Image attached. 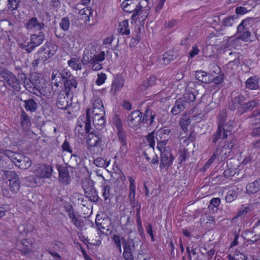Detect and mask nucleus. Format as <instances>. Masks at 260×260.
Here are the masks:
<instances>
[{
    "label": "nucleus",
    "mask_w": 260,
    "mask_h": 260,
    "mask_svg": "<svg viewBox=\"0 0 260 260\" xmlns=\"http://www.w3.org/2000/svg\"><path fill=\"white\" fill-rule=\"evenodd\" d=\"M155 77H149L146 82L144 83L143 84L139 86V87L141 89H144L146 88L147 87L152 86L155 84Z\"/></svg>",
    "instance_id": "62"
},
{
    "label": "nucleus",
    "mask_w": 260,
    "mask_h": 260,
    "mask_svg": "<svg viewBox=\"0 0 260 260\" xmlns=\"http://www.w3.org/2000/svg\"><path fill=\"white\" fill-rule=\"evenodd\" d=\"M78 13L81 16V19L85 23L90 21V17L92 15V12L90 7H85L81 9H77Z\"/></svg>",
    "instance_id": "32"
},
{
    "label": "nucleus",
    "mask_w": 260,
    "mask_h": 260,
    "mask_svg": "<svg viewBox=\"0 0 260 260\" xmlns=\"http://www.w3.org/2000/svg\"><path fill=\"white\" fill-rule=\"evenodd\" d=\"M71 72L67 69L59 70V76L58 82L60 83H64L67 80H68L73 77Z\"/></svg>",
    "instance_id": "39"
},
{
    "label": "nucleus",
    "mask_w": 260,
    "mask_h": 260,
    "mask_svg": "<svg viewBox=\"0 0 260 260\" xmlns=\"http://www.w3.org/2000/svg\"><path fill=\"white\" fill-rule=\"evenodd\" d=\"M237 33L239 35L238 38L244 41H247L251 36V32L249 30V28L244 27L240 28V25L237 27Z\"/></svg>",
    "instance_id": "33"
},
{
    "label": "nucleus",
    "mask_w": 260,
    "mask_h": 260,
    "mask_svg": "<svg viewBox=\"0 0 260 260\" xmlns=\"http://www.w3.org/2000/svg\"><path fill=\"white\" fill-rule=\"evenodd\" d=\"M220 203V199L219 198H213L210 202L209 205H208V209L210 211H212L214 212V209L215 208L217 211V207Z\"/></svg>",
    "instance_id": "54"
},
{
    "label": "nucleus",
    "mask_w": 260,
    "mask_h": 260,
    "mask_svg": "<svg viewBox=\"0 0 260 260\" xmlns=\"http://www.w3.org/2000/svg\"><path fill=\"white\" fill-rule=\"evenodd\" d=\"M106 120L105 115L100 116H93V123L96 128V130H100L104 126Z\"/></svg>",
    "instance_id": "34"
},
{
    "label": "nucleus",
    "mask_w": 260,
    "mask_h": 260,
    "mask_svg": "<svg viewBox=\"0 0 260 260\" xmlns=\"http://www.w3.org/2000/svg\"><path fill=\"white\" fill-rule=\"evenodd\" d=\"M68 64L75 71L80 70L82 69V64L78 58L72 57L68 61Z\"/></svg>",
    "instance_id": "40"
},
{
    "label": "nucleus",
    "mask_w": 260,
    "mask_h": 260,
    "mask_svg": "<svg viewBox=\"0 0 260 260\" xmlns=\"http://www.w3.org/2000/svg\"><path fill=\"white\" fill-rule=\"evenodd\" d=\"M255 19V18L250 17L243 20L241 23L239 25H240V28H242V26L248 28L251 27L254 24Z\"/></svg>",
    "instance_id": "56"
},
{
    "label": "nucleus",
    "mask_w": 260,
    "mask_h": 260,
    "mask_svg": "<svg viewBox=\"0 0 260 260\" xmlns=\"http://www.w3.org/2000/svg\"><path fill=\"white\" fill-rule=\"evenodd\" d=\"M69 95L63 91L58 93L56 102L58 108L66 110L69 107L70 105L68 101Z\"/></svg>",
    "instance_id": "14"
},
{
    "label": "nucleus",
    "mask_w": 260,
    "mask_h": 260,
    "mask_svg": "<svg viewBox=\"0 0 260 260\" xmlns=\"http://www.w3.org/2000/svg\"><path fill=\"white\" fill-rule=\"evenodd\" d=\"M258 103L255 101H251L247 103H244L242 109L240 110V115L247 112L250 111L257 106Z\"/></svg>",
    "instance_id": "38"
},
{
    "label": "nucleus",
    "mask_w": 260,
    "mask_h": 260,
    "mask_svg": "<svg viewBox=\"0 0 260 260\" xmlns=\"http://www.w3.org/2000/svg\"><path fill=\"white\" fill-rule=\"evenodd\" d=\"M24 182L27 186L35 187L37 185V181L39 179L37 174L35 176H29L24 179Z\"/></svg>",
    "instance_id": "44"
},
{
    "label": "nucleus",
    "mask_w": 260,
    "mask_h": 260,
    "mask_svg": "<svg viewBox=\"0 0 260 260\" xmlns=\"http://www.w3.org/2000/svg\"><path fill=\"white\" fill-rule=\"evenodd\" d=\"M251 210V206L249 205L248 206L244 207L242 206L238 211L236 217L242 216L246 215L248 212Z\"/></svg>",
    "instance_id": "63"
},
{
    "label": "nucleus",
    "mask_w": 260,
    "mask_h": 260,
    "mask_svg": "<svg viewBox=\"0 0 260 260\" xmlns=\"http://www.w3.org/2000/svg\"><path fill=\"white\" fill-rule=\"evenodd\" d=\"M195 76L196 79L206 84L212 83L211 75L203 71L196 72Z\"/></svg>",
    "instance_id": "27"
},
{
    "label": "nucleus",
    "mask_w": 260,
    "mask_h": 260,
    "mask_svg": "<svg viewBox=\"0 0 260 260\" xmlns=\"http://www.w3.org/2000/svg\"><path fill=\"white\" fill-rule=\"evenodd\" d=\"M221 144V142L218 144L213 153H217V158L219 161H223L230 155L231 152L229 149H227L224 145L220 148Z\"/></svg>",
    "instance_id": "16"
},
{
    "label": "nucleus",
    "mask_w": 260,
    "mask_h": 260,
    "mask_svg": "<svg viewBox=\"0 0 260 260\" xmlns=\"http://www.w3.org/2000/svg\"><path fill=\"white\" fill-rule=\"evenodd\" d=\"M117 135L118 136V141L120 143H127V135L123 129L118 131Z\"/></svg>",
    "instance_id": "61"
},
{
    "label": "nucleus",
    "mask_w": 260,
    "mask_h": 260,
    "mask_svg": "<svg viewBox=\"0 0 260 260\" xmlns=\"http://www.w3.org/2000/svg\"><path fill=\"white\" fill-rule=\"evenodd\" d=\"M124 84V80L121 76H117L113 80L110 93L113 95H115L117 92L121 89Z\"/></svg>",
    "instance_id": "22"
},
{
    "label": "nucleus",
    "mask_w": 260,
    "mask_h": 260,
    "mask_svg": "<svg viewBox=\"0 0 260 260\" xmlns=\"http://www.w3.org/2000/svg\"><path fill=\"white\" fill-rule=\"evenodd\" d=\"M25 27L27 30H41L45 26L43 21H39L36 17H31L24 24Z\"/></svg>",
    "instance_id": "8"
},
{
    "label": "nucleus",
    "mask_w": 260,
    "mask_h": 260,
    "mask_svg": "<svg viewBox=\"0 0 260 260\" xmlns=\"http://www.w3.org/2000/svg\"><path fill=\"white\" fill-rule=\"evenodd\" d=\"M142 113L137 110L133 111L127 117V123L131 127L138 126L142 123Z\"/></svg>",
    "instance_id": "9"
},
{
    "label": "nucleus",
    "mask_w": 260,
    "mask_h": 260,
    "mask_svg": "<svg viewBox=\"0 0 260 260\" xmlns=\"http://www.w3.org/2000/svg\"><path fill=\"white\" fill-rule=\"evenodd\" d=\"M201 113L198 114H194L191 116V118H188L186 116H183L180 120V123L183 130L185 131L187 129V126L190 124L191 120L196 121V122H200L201 121V117L200 116Z\"/></svg>",
    "instance_id": "20"
},
{
    "label": "nucleus",
    "mask_w": 260,
    "mask_h": 260,
    "mask_svg": "<svg viewBox=\"0 0 260 260\" xmlns=\"http://www.w3.org/2000/svg\"><path fill=\"white\" fill-rule=\"evenodd\" d=\"M92 114L93 116H100V115H105L104 105L102 100L100 98H96L93 100Z\"/></svg>",
    "instance_id": "18"
},
{
    "label": "nucleus",
    "mask_w": 260,
    "mask_h": 260,
    "mask_svg": "<svg viewBox=\"0 0 260 260\" xmlns=\"http://www.w3.org/2000/svg\"><path fill=\"white\" fill-rule=\"evenodd\" d=\"M128 21L124 20L119 24V31L122 35H128L130 34V30L128 29Z\"/></svg>",
    "instance_id": "42"
},
{
    "label": "nucleus",
    "mask_w": 260,
    "mask_h": 260,
    "mask_svg": "<svg viewBox=\"0 0 260 260\" xmlns=\"http://www.w3.org/2000/svg\"><path fill=\"white\" fill-rule=\"evenodd\" d=\"M112 240L120 252L122 250V242L123 248L122 256L124 260H134V253L140 243L139 238L125 239L124 237L121 238L119 235L114 234Z\"/></svg>",
    "instance_id": "1"
},
{
    "label": "nucleus",
    "mask_w": 260,
    "mask_h": 260,
    "mask_svg": "<svg viewBox=\"0 0 260 260\" xmlns=\"http://www.w3.org/2000/svg\"><path fill=\"white\" fill-rule=\"evenodd\" d=\"M4 172L9 182L19 179L18 176L15 171H4Z\"/></svg>",
    "instance_id": "58"
},
{
    "label": "nucleus",
    "mask_w": 260,
    "mask_h": 260,
    "mask_svg": "<svg viewBox=\"0 0 260 260\" xmlns=\"http://www.w3.org/2000/svg\"><path fill=\"white\" fill-rule=\"evenodd\" d=\"M245 97L241 94H238L237 96L233 98L229 103V108L233 111L237 110V112L240 115V110L242 109L243 103L245 102Z\"/></svg>",
    "instance_id": "7"
},
{
    "label": "nucleus",
    "mask_w": 260,
    "mask_h": 260,
    "mask_svg": "<svg viewBox=\"0 0 260 260\" xmlns=\"http://www.w3.org/2000/svg\"><path fill=\"white\" fill-rule=\"evenodd\" d=\"M0 75L14 90L18 91L20 90V82L12 72L4 67H1Z\"/></svg>",
    "instance_id": "3"
},
{
    "label": "nucleus",
    "mask_w": 260,
    "mask_h": 260,
    "mask_svg": "<svg viewBox=\"0 0 260 260\" xmlns=\"http://www.w3.org/2000/svg\"><path fill=\"white\" fill-rule=\"evenodd\" d=\"M246 87L250 89H256L258 88V83L255 77H250L246 82Z\"/></svg>",
    "instance_id": "47"
},
{
    "label": "nucleus",
    "mask_w": 260,
    "mask_h": 260,
    "mask_svg": "<svg viewBox=\"0 0 260 260\" xmlns=\"http://www.w3.org/2000/svg\"><path fill=\"white\" fill-rule=\"evenodd\" d=\"M10 189L13 193H16L18 191L20 187V180L17 179L10 181L9 182Z\"/></svg>",
    "instance_id": "53"
},
{
    "label": "nucleus",
    "mask_w": 260,
    "mask_h": 260,
    "mask_svg": "<svg viewBox=\"0 0 260 260\" xmlns=\"http://www.w3.org/2000/svg\"><path fill=\"white\" fill-rule=\"evenodd\" d=\"M102 196L105 201H110L111 192V187L110 186L109 182L108 181H105L104 182L102 183Z\"/></svg>",
    "instance_id": "31"
},
{
    "label": "nucleus",
    "mask_w": 260,
    "mask_h": 260,
    "mask_svg": "<svg viewBox=\"0 0 260 260\" xmlns=\"http://www.w3.org/2000/svg\"><path fill=\"white\" fill-rule=\"evenodd\" d=\"M175 158L169 150H165L160 154V169L163 170L166 167H170Z\"/></svg>",
    "instance_id": "6"
},
{
    "label": "nucleus",
    "mask_w": 260,
    "mask_h": 260,
    "mask_svg": "<svg viewBox=\"0 0 260 260\" xmlns=\"http://www.w3.org/2000/svg\"><path fill=\"white\" fill-rule=\"evenodd\" d=\"M110 222L108 218L106 219H100L98 215L95 219V224L100 230H108L109 226L106 225V222Z\"/></svg>",
    "instance_id": "46"
},
{
    "label": "nucleus",
    "mask_w": 260,
    "mask_h": 260,
    "mask_svg": "<svg viewBox=\"0 0 260 260\" xmlns=\"http://www.w3.org/2000/svg\"><path fill=\"white\" fill-rule=\"evenodd\" d=\"M260 190V178L249 183L246 186V192L248 194L256 193Z\"/></svg>",
    "instance_id": "28"
},
{
    "label": "nucleus",
    "mask_w": 260,
    "mask_h": 260,
    "mask_svg": "<svg viewBox=\"0 0 260 260\" xmlns=\"http://www.w3.org/2000/svg\"><path fill=\"white\" fill-rule=\"evenodd\" d=\"M20 101L24 102V107L26 111L32 113L37 110L38 104L35 99L30 98L25 100H23L22 99H20Z\"/></svg>",
    "instance_id": "26"
},
{
    "label": "nucleus",
    "mask_w": 260,
    "mask_h": 260,
    "mask_svg": "<svg viewBox=\"0 0 260 260\" xmlns=\"http://www.w3.org/2000/svg\"><path fill=\"white\" fill-rule=\"evenodd\" d=\"M20 3V0H8L7 3L8 9L11 11L16 10Z\"/></svg>",
    "instance_id": "55"
},
{
    "label": "nucleus",
    "mask_w": 260,
    "mask_h": 260,
    "mask_svg": "<svg viewBox=\"0 0 260 260\" xmlns=\"http://www.w3.org/2000/svg\"><path fill=\"white\" fill-rule=\"evenodd\" d=\"M247 5L244 4V6L238 7L236 8L235 12L237 15H243L249 12L251 9V7H244Z\"/></svg>",
    "instance_id": "59"
},
{
    "label": "nucleus",
    "mask_w": 260,
    "mask_h": 260,
    "mask_svg": "<svg viewBox=\"0 0 260 260\" xmlns=\"http://www.w3.org/2000/svg\"><path fill=\"white\" fill-rule=\"evenodd\" d=\"M70 22L68 17H64L61 19L59 23L60 27L64 31H67L70 26Z\"/></svg>",
    "instance_id": "60"
},
{
    "label": "nucleus",
    "mask_w": 260,
    "mask_h": 260,
    "mask_svg": "<svg viewBox=\"0 0 260 260\" xmlns=\"http://www.w3.org/2000/svg\"><path fill=\"white\" fill-rule=\"evenodd\" d=\"M31 75L30 78H26L24 74L21 75V79L23 80V85L29 92L38 95L42 87L40 77L36 73Z\"/></svg>",
    "instance_id": "2"
},
{
    "label": "nucleus",
    "mask_w": 260,
    "mask_h": 260,
    "mask_svg": "<svg viewBox=\"0 0 260 260\" xmlns=\"http://www.w3.org/2000/svg\"><path fill=\"white\" fill-rule=\"evenodd\" d=\"M93 163L98 167L106 168L110 164V160H107L99 157L93 160Z\"/></svg>",
    "instance_id": "48"
},
{
    "label": "nucleus",
    "mask_w": 260,
    "mask_h": 260,
    "mask_svg": "<svg viewBox=\"0 0 260 260\" xmlns=\"http://www.w3.org/2000/svg\"><path fill=\"white\" fill-rule=\"evenodd\" d=\"M228 260H245V255L239 250H235L233 254L228 255Z\"/></svg>",
    "instance_id": "50"
},
{
    "label": "nucleus",
    "mask_w": 260,
    "mask_h": 260,
    "mask_svg": "<svg viewBox=\"0 0 260 260\" xmlns=\"http://www.w3.org/2000/svg\"><path fill=\"white\" fill-rule=\"evenodd\" d=\"M222 137L223 135L221 128L220 127H218L216 132L211 136L210 138V140L211 141L212 145L216 147V146H217V145L216 144L217 142L220 139H222Z\"/></svg>",
    "instance_id": "41"
},
{
    "label": "nucleus",
    "mask_w": 260,
    "mask_h": 260,
    "mask_svg": "<svg viewBox=\"0 0 260 260\" xmlns=\"http://www.w3.org/2000/svg\"><path fill=\"white\" fill-rule=\"evenodd\" d=\"M63 84L64 86V91L63 92H66L67 94L74 92L78 85V83L74 76L71 77L69 80H67Z\"/></svg>",
    "instance_id": "23"
},
{
    "label": "nucleus",
    "mask_w": 260,
    "mask_h": 260,
    "mask_svg": "<svg viewBox=\"0 0 260 260\" xmlns=\"http://www.w3.org/2000/svg\"><path fill=\"white\" fill-rule=\"evenodd\" d=\"M57 170L59 173L58 178L60 182L64 185L69 184L71 181V178L68 167L62 165L59 166Z\"/></svg>",
    "instance_id": "11"
},
{
    "label": "nucleus",
    "mask_w": 260,
    "mask_h": 260,
    "mask_svg": "<svg viewBox=\"0 0 260 260\" xmlns=\"http://www.w3.org/2000/svg\"><path fill=\"white\" fill-rule=\"evenodd\" d=\"M238 188L230 189L225 196V200L228 203H231L236 199L238 196Z\"/></svg>",
    "instance_id": "45"
},
{
    "label": "nucleus",
    "mask_w": 260,
    "mask_h": 260,
    "mask_svg": "<svg viewBox=\"0 0 260 260\" xmlns=\"http://www.w3.org/2000/svg\"><path fill=\"white\" fill-rule=\"evenodd\" d=\"M252 116L256 118L255 122L253 124V128L250 135L252 137L260 136V110H255L252 113Z\"/></svg>",
    "instance_id": "19"
},
{
    "label": "nucleus",
    "mask_w": 260,
    "mask_h": 260,
    "mask_svg": "<svg viewBox=\"0 0 260 260\" xmlns=\"http://www.w3.org/2000/svg\"><path fill=\"white\" fill-rule=\"evenodd\" d=\"M177 54L174 51L169 50L162 54L160 61L161 63L168 65L171 61L176 58Z\"/></svg>",
    "instance_id": "30"
},
{
    "label": "nucleus",
    "mask_w": 260,
    "mask_h": 260,
    "mask_svg": "<svg viewBox=\"0 0 260 260\" xmlns=\"http://www.w3.org/2000/svg\"><path fill=\"white\" fill-rule=\"evenodd\" d=\"M14 164L20 169L25 170L31 166V161L28 157L17 154Z\"/></svg>",
    "instance_id": "13"
},
{
    "label": "nucleus",
    "mask_w": 260,
    "mask_h": 260,
    "mask_svg": "<svg viewBox=\"0 0 260 260\" xmlns=\"http://www.w3.org/2000/svg\"><path fill=\"white\" fill-rule=\"evenodd\" d=\"M87 134L86 142L91 147H101L105 143V137L100 130L91 129Z\"/></svg>",
    "instance_id": "4"
},
{
    "label": "nucleus",
    "mask_w": 260,
    "mask_h": 260,
    "mask_svg": "<svg viewBox=\"0 0 260 260\" xmlns=\"http://www.w3.org/2000/svg\"><path fill=\"white\" fill-rule=\"evenodd\" d=\"M184 101L185 104L189 107L190 103L196 100V96L192 92H186L182 98H180Z\"/></svg>",
    "instance_id": "43"
},
{
    "label": "nucleus",
    "mask_w": 260,
    "mask_h": 260,
    "mask_svg": "<svg viewBox=\"0 0 260 260\" xmlns=\"http://www.w3.org/2000/svg\"><path fill=\"white\" fill-rule=\"evenodd\" d=\"M58 46L51 41H47L42 46L36 53L38 56H40L43 52L44 53L45 60L51 58L56 52Z\"/></svg>",
    "instance_id": "5"
},
{
    "label": "nucleus",
    "mask_w": 260,
    "mask_h": 260,
    "mask_svg": "<svg viewBox=\"0 0 260 260\" xmlns=\"http://www.w3.org/2000/svg\"><path fill=\"white\" fill-rule=\"evenodd\" d=\"M138 0H125L121 4L123 10L127 13H132L133 11L139 8L142 7Z\"/></svg>",
    "instance_id": "15"
},
{
    "label": "nucleus",
    "mask_w": 260,
    "mask_h": 260,
    "mask_svg": "<svg viewBox=\"0 0 260 260\" xmlns=\"http://www.w3.org/2000/svg\"><path fill=\"white\" fill-rule=\"evenodd\" d=\"M29 44L34 47H36L42 44L45 40V35L42 31H39L38 34H34L30 36Z\"/></svg>",
    "instance_id": "21"
},
{
    "label": "nucleus",
    "mask_w": 260,
    "mask_h": 260,
    "mask_svg": "<svg viewBox=\"0 0 260 260\" xmlns=\"http://www.w3.org/2000/svg\"><path fill=\"white\" fill-rule=\"evenodd\" d=\"M17 154H15L12 151L9 150H0V165L2 164L1 161H7L8 158L10 162L14 163V160L17 157Z\"/></svg>",
    "instance_id": "25"
},
{
    "label": "nucleus",
    "mask_w": 260,
    "mask_h": 260,
    "mask_svg": "<svg viewBox=\"0 0 260 260\" xmlns=\"http://www.w3.org/2000/svg\"><path fill=\"white\" fill-rule=\"evenodd\" d=\"M20 244L21 247H20L18 249L22 255L28 257L31 253H33L32 242L31 240L23 239Z\"/></svg>",
    "instance_id": "10"
},
{
    "label": "nucleus",
    "mask_w": 260,
    "mask_h": 260,
    "mask_svg": "<svg viewBox=\"0 0 260 260\" xmlns=\"http://www.w3.org/2000/svg\"><path fill=\"white\" fill-rule=\"evenodd\" d=\"M92 60V56L90 55L89 51H84L81 60L82 63L84 65H86L88 63H91Z\"/></svg>",
    "instance_id": "57"
},
{
    "label": "nucleus",
    "mask_w": 260,
    "mask_h": 260,
    "mask_svg": "<svg viewBox=\"0 0 260 260\" xmlns=\"http://www.w3.org/2000/svg\"><path fill=\"white\" fill-rule=\"evenodd\" d=\"M81 185L83 189L85 191L94 187V182L92 180L85 178L82 180Z\"/></svg>",
    "instance_id": "49"
},
{
    "label": "nucleus",
    "mask_w": 260,
    "mask_h": 260,
    "mask_svg": "<svg viewBox=\"0 0 260 260\" xmlns=\"http://www.w3.org/2000/svg\"><path fill=\"white\" fill-rule=\"evenodd\" d=\"M85 196L89 200L92 202H97L99 201V197L98 192L94 187L90 189L84 191Z\"/></svg>",
    "instance_id": "37"
},
{
    "label": "nucleus",
    "mask_w": 260,
    "mask_h": 260,
    "mask_svg": "<svg viewBox=\"0 0 260 260\" xmlns=\"http://www.w3.org/2000/svg\"><path fill=\"white\" fill-rule=\"evenodd\" d=\"M128 181L129 182V193L128 198L129 200L130 204L133 207L135 208L138 206V203L136 202L135 194H136V186L135 181L132 177H128Z\"/></svg>",
    "instance_id": "17"
},
{
    "label": "nucleus",
    "mask_w": 260,
    "mask_h": 260,
    "mask_svg": "<svg viewBox=\"0 0 260 260\" xmlns=\"http://www.w3.org/2000/svg\"><path fill=\"white\" fill-rule=\"evenodd\" d=\"M80 162V157L78 156L76 154H73L71 155L69 162L70 165L69 167L72 168H75L79 166Z\"/></svg>",
    "instance_id": "51"
},
{
    "label": "nucleus",
    "mask_w": 260,
    "mask_h": 260,
    "mask_svg": "<svg viewBox=\"0 0 260 260\" xmlns=\"http://www.w3.org/2000/svg\"><path fill=\"white\" fill-rule=\"evenodd\" d=\"M90 109L86 110V114L80 116L77 119V124L85 127L86 133L91 130V119L90 115Z\"/></svg>",
    "instance_id": "12"
},
{
    "label": "nucleus",
    "mask_w": 260,
    "mask_h": 260,
    "mask_svg": "<svg viewBox=\"0 0 260 260\" xmlns=\"http://www.w3.org/2000/svg\"><path fill=\"white\" fill-rule=\"evenodd\" d=\"M187 107L188 106L185 104L184 101L181 98H179L175 101V104L172 109L171 113L173 115H176Z\"/></svg>",
    "instance_id": "24"
},
{
    "label": "nucleus",
    "mask_w": 260,
    "mask_h": 260,
    "mask_svg": "<svg viewBox=\"0 0 260 260\" xmlns=\"http://www.w3.org/2000/svg\"><path fill=\"white\" fill-rule=\"evenodd\" d=\"M224 120H222L219 122L218 127H220L222 129V133L223 135L222 139H227L228 136L231 135L232 127L231 125L228 124H223Z\"/></svg>",
    "instance_id": "36"
},
{
    "label": "nucleus",
    "mask_w": 260,
    "mask_h": 260,
    "mask_svg": "<svg viewBox=\"0 0 260 260\" xmlns=\"http://www.w3.org/2000/svg\"><path fill=\"white\" fill-rule=\"evenodd\" d=\"M254 149L255 150H260V138L252 142L248 149V151H253V150Z\"/></svg>",
    "instance_id": "64"
},
{
    "label": "nucleus",
    "mask_w": 260,
    "mask_h": 260,
    "mask_svg": "<svg viewBox=\"0 0 260 260\" xmlns=\"http://www.w3.org/2000/svg\"><path fill=\"white\" fill-rule=\"evenodd\" d=\"M39 171L37 174L39 179L49 178L51 176L52 169L49 165H43L40 167Z\"/></svg>",
    "instance_id": "29"
},
{
    "label": "nucleus",
    "mask_w": 260,
    "mask_h": 260,
    "mask_svg": "<svg viewBox=\"0 0 260 260\" xmlns=\"http://www.w3.org/2000/svg\"><path fill=\"white\" fill-rule=\"evenodd\" d=\"M237 17V16H230L224 18L222 20L221 27L232 26L235 23V20Z\"/></svg>",
    "instance_id": "52"
},
{
    "label": "nucleus",
    "mask_w": 260,
    "mask_h": 260,
    "mask_svg": "<svg viewBox=\"0 0 260 260\" xmlns=\"http://www.w3.org/2000/svg\"><path fill=\"white\" fill-rule=\"evenodd\" d=\"M20 124L23 128H28L30 125V119L28 114L22 109L20 116Z\"/></svg>",
    "instance_id": "35"
}]
</instances>
